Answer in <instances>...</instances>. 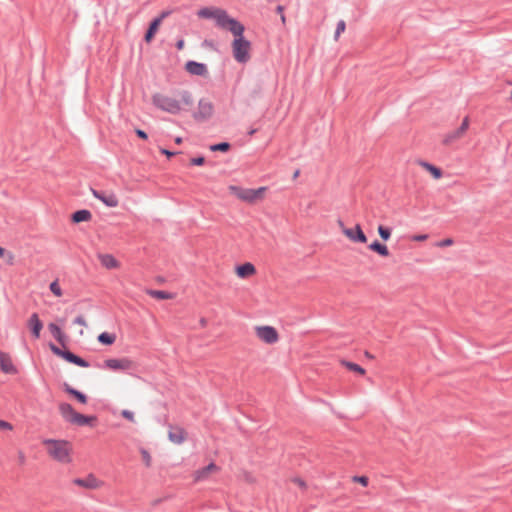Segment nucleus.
<instances>
[{
    "label": "nucleus",
    "mask_w": 512,
    "mask_h": 512,
    "mask_svg": "<svg viewBox=\"0 0 512 512\" xmlns=\"http://www.w3.org/2000/svg\"><path fill=\"white\" fill-rule=\"evenodd\" d=\"M175 142H176L177 144H181V143H182V138H181V137H177V138L175 139Z\"/></svg>",
    "instance_id": "3c124183"
},
{
    "label": "nucleus",
    "mask_w": 512,
    "mask_h": 512,
    "mask_svg": "<svg viewBox=\"0 0 512 512\" xmlns=\"http://www.w3.org/2000/svg\"><path fill=\"white\" fill-rule=\"evenodd\" d=\"M47 453L56 461L69 463L71 461L72 445L65 440L47 439L43 441Z\"/></svg>",
    "instance_id": "20e7f679"
},
{
    "label": "nucleus",
    "mask_w": 512,
    "mask_h": 512,
    "mask_svg": "<svg viewBox=\"0 0 512 512\" xmlns=\"http://www.w3.org/2000/svg\"><path fill=\"white\" fill-rule=\"evenodd\" d=\"M463 136H464V134L460 133V130L457 128L456 130H454L444 136L443 143L445 145H449V144L455 142L456 140L462 138Z\"/></svg>",
    "instance_id": "bb28decb"
},
{
    "label": "nucleus",
    "mask_w": 512,
    "mask_h": 512,
    "mask_svg": "<svg viewBox=\"0 0 512 512\" xmlns=\"http://www.w3.org/2000/svg\"><path fill=\"white\" fill-rule=\"evenodd\" d=\"M354 481L360 483L362 486H367L368 485V478L365 477V476L354 477Z\"/></svg>",
    "instance_id": "79ce46f5"
},
{
    "label": "nucleus",
    "mask_w": 512,
    "mask_h": 512,
    "mask_svg": "<svg viewBox=\"0 0 512 512\" xmlns=\"http://www.w3.org/2000/svg\"><path fill=\"white\" fill-rule=\"evenodd\" d=\"M91 217H92V215H91L90 211L79 210V211H76L75 213H73L72 221L74 223L85 222V221H89L91 219Z\"/></svg>",
    "instance_id": "393cba45"
},
{
    "label": "nucleus",
    "mask_w": 512,
    "mask_h": 512,
    "mask_svg": "<svg viewBox=\"0 0 512 512\" xmlns=\"http://www.w3.org/2000/svg\"><path fill=\"white\" fill-rule=\"evenodd\" d=\"M74 483L78 486L87 488V489H97L100 487L98 480L92 476H89L86 479H76Z\"/></svg>",
    "instance_id": "5701e85b"
},
{
    "label": "nucleus",
    "mask_w": 512,
    "mask_h": 512,
    "mask_svg": "<svg viewBox=\"0 0 512 512\" xmlns=\"http://www.w3.org/2000/svg\"><path fill=\"white\" fill-rule=\"evenodd\" d=\"M4 249L2 247H0V257H2L4 255Z\"/></svg>",
    "instance_id": "603ef678"
},
{
    "label": "nucleus",
    "mask_w": 512,
    "mask_h": 512,
    "mask_svg": "<svg viewBox=\"0 0 512 512\" xmlns=\"http://www.w3.org/2000/svg\"><path fill=\"white\" fill-rule=\"evenodd\" d=\"M454 244V240L452 238H445L437 243L438 247H448Z\"/></svg>",
    "instance_id": "4c0bfd02"
},
{
    "label": "nucleus",
    "mask_w": 512,
    "mask_h": 512,
    "mask_svg": "<svg viewBox=\"0 0 512 512\" xmlns=\"http://www.w3.org/2000/svg\"><path fill=\"white\" fill-rule=\"evenodd\" d=\"M169 15V12H162L161 15L157 18H155L151 23H150V26L145 34V41L147 43H150L154 36L156 35V33L158 32L160 26H161V23L163 21V19L165 17H167Z\"/></svg>",
    "instance_id": "ddd939ff"
},
{
    "label": "nucleus",
    "mask_w": 512,
    "mask_h": 512,
    "mask_svg": "<svg viewBox=\"0 0 512 512\" xmlns=\"http://www.w3.org/2000/svg\"><path fill=\"white\" fill-rule=\"evenodd\" d=\"M0 429L11 431V430H13V426L11 423H9L7 421L0 420Z\"/></svg>",
    "instance_id": "ea45409f"
},
{
    "label": "nucleus",
    "mask_w": 512,
    "mask_h": 512,
    "mask_svg": "<svg viewBox=\"0 0 512 512\" xmlns=\"http://www.w3.org/2000/svg\"><path fill=\"white\" fill-rule=\"evenodd\" d=\"M136 134L141 138V139H144L146 140L148 138L146 132H144L143 130L141 129H136Z\"/></svg>",
    "instance_id": "a18cd8bd"
},
{
    "label": "nucleus",
    "mask_w": 512,
    "mask_h": 512,
    "mask_svg": "<svg viewBox=\"0 0 512 512\" xmlns=\"http://www.w3.org/2000/svg\"><path fill=\"white\" fill-rule=\"evenodd\" d=\"M0 369L6 374L17 373V369L14 366L11 357L4 352H0Z\"/></svg>",
    "instance_id": "a211bd4d"
},
{
    "label": "nucleus",
    "mask_w": 512,
    "mask_h": 512,
    "mask_svg": "<svg viewBox=\"0 0 512 512\" xmlns=\"http://www.w3.org/2000/svg\"><path fill=\"white\" fill-rule=\"evenodd\" d=\"M64 389L67 393L74 396L80 403L86 404L87 403V396L81 393L80 391L70 387L68 384L64 385Z\"/></svg>",
    "instance_id": "a878e982"
},
{
    "label": "nucleus",
    "mask_w": 512,
    "mask_h": 512,
    "mask_svg": "<svg viewBox=\"0 0 512 512\" xmlns=\"http://www.w3.org/2000/svg\"><path fill=\"white\" fill-rule=\"evenodd\" d=\"M294 482H295L299 487H301V488H305V487H306V484H305V482H304L302 479H296Z\"/></svg>",
    "instance_id": "de8ad7c7"
},
{
    "label": "nucleus",
    "mask_w": 512,
    "mask_h": 512,
    "mask_svg": "<svg viewBox=\"0 0 512 512\" xmlns=\"http://www.w3.org/2000/svg\"><path fill=\"white\" fill-rule=\"evenodd\" d=\"M58 408L62 417L67 422H70L72 424L84 426L96 420L94 416H85L76 412L74 408L68 403H60Z\"/></svg>",
    "instance_id": "423d86ee"
},
{
    "label": "nucleus",
    "mask_w": 512,
    "mask_h": 512,
    "mask_svg": "<svg viewBox=\"0 0 512 512\" xmlns=\"http://www.w3.org/2000/svg\"><path fill=\"white\" fill-rule=\"evenodd\" d=\"M413 241H418V242H421V241H425L428 239V235L427 234H421V235H414L412 236L411 238Z\"/></svg>",
    "instance_id": "c03bdc74"
},
{
    "label": "nucleus",
    "mask_w": 512,
    "mask_h": 512,
    "mask_svg": "<svg viewBox=\"0 0 512 512\" xmlns=\"http://www.w3.org/2000/svg\"><path fill=\"white\" fill-rule=\"evenodd\" d=\"M205 163L204 157H196L191 159V164L196 166H201Z\"/></svg>",
    "instance_id": "a19ab883"
},
{
    "label": "nucleus",
    "mask_w": 512,
    "mask_h": 512,
    "mask_svg": "<svg viewBox=\"0 0 512 512\" xmlns=\"http://www.w3.org/2000/svg\"><path fill=\"white\" fill-rule=\"evenodd\" d=\"M255 336L263 343L268 345L276 344L279 339V333L273 326L258 325L254 327Z\"/></svg>",
    "instance_id": "6e6552de"
},
{
    "label": "nucleus",
    "mask_w": 512,
    "mask_h": 512,
    "mask_svg": "<svg viewBox=\"0 0 512 512\" xmlns=\"http://www.w3.org/2000/svg\"><path fill=\"white\" fill-rule=\"evenodd\" d=\"M230 145L226 142H223V143H219V144H215V145H212L210 147V149L212 151H222V152H226L228 149H229Z\"/></svg>",
    "instance_id": "c9c22d12"
},
{
    "label": "nucleus",
    "mask_w": 512,
    "mask_h": 512,
    "mask_svg": "<svg viewBox=\"0 0 512 512\" xmlns=\"http://www.w3.org/2000/svg\"><path fill=\"white\" fill-rule=\"evenodd\" d=\"M229 194L236 197L239 201L248 205H256L265 200L268 188L265 186L252 189L244 188L238 185L228 186Z\"/></svg>",
    "instance_id": "7ed1b4c3"
},
{
    "label": "nucleus",
    "mask_w": 512,
    "mask_h": 512,
    "mask_svg": "<svg viewBox=\"0 0 512 512\" xmlns=\"http://www.w3.org/2000/svg\"><path fill=\"white\" fill-rule=\"evenodd\" d=\"M74 323L78 324L80 326H87V322H86V320H85V318L83 316H77L74 319Z\"/></svg>",
    "instance_id": "37998d69"
},
{
    "label": "nucleus",
    "mask_w": 512,
    "mask_h": 512,
    "mask_svg": "<svg viewBox=\"0 0 512 512\" xmlns=\"http://www.w3.org/2000/svg\"><path fill=\"white\" fill-rule=\"evenodd\" d=\"M345 29H346L345 21L340 20L337 24V28H336L335 35H334L335 40L339 39L340 35L345 31Z\"/></svg>",
    "instance_id": "f704fd0d"
},
{
    "label": "nucleus",
    "mask_w": 512,
    "mask_h": 512,
    "mask_svg": "<svg viewBox=\"0 0 512 512\" xmlns=\"http://www.w3.org/2000/svg\"><path fill=\"white\" fill-rule=\"evenodd\" d=\"M168 438L175 444H182L187 438V432L180 427H171L168 431Z\"/></svg>",
    "instance_id": "6ab92c4d"
},
{
    "label": "nucleus",
    "mask_w": 512,
    "mask_h": 512,
    "mask_svg": "<svg viewBox=\"0 0 512 512\" xmlns=\"http://www.w3.org/2000/svg\"><path fill=\"white\" fill-rule=\"evenodd\" d=\"M160 152L162 154L166 155L168 158H170V157L175 155V152H171V151H169L167 149H164V148L160 149Z\"/></svg>",
    "instance_id": "49530a36"
},
{
    "label": "nucleus",
    "mask_w": 512,
    "mask_h": 512,
    "mask_svg": "<svg viewBox=\"0 0 512 512\" xmlns=\"http://www.w3.org/2000/svg\"><path fill=\"white\" fill-rule=\"evenodd\" d=\"M197 16L202 19H212L216 27L229 31L233 36H240L245 31L242 23L231 17L226 10L219 7H203L197 11Z\"/></svg>",
    "instance_id": "f03ea898"
},
{
    "label": "nucleus",
    "mask_w": 512,
    "mask_h": 512,
    "mask_svg": "<svg viewBox=\"0 0 512 512\" xmlns=\"http://www.w3.org/2000/svg\"><path fill=\"white\" fill-rule=\"evenodd\" d=\"M153 105L170 114H179L193 104V97L187 90H177L171 94L155 93L152 95Z\"/></svg>",
    "instance_id": "f257e3e1"
},
{
    "label": "nucleus",
    "mask_w": 512,
    "mask_h": 512,
    "mask_svg": "<svg viewBox=\"0 0 512 512\" xmlns=\"http://www.w3.org/2000/svg\"><path fill=\"white\" fill-rule=\"evenodd\" d=\"M235 274L240 279H248L256 275V267L251 262H246L235 267Z\"/></svg>",
    "instance_id": "2eb2a0df"
},
{
    "label": "nucleus",
    "mask_w": 512,
    "mask_h": 512,
    "mask_svg": "<svg viewBox=\"0 0 512 512\" xmlns=\"http://www.w3.org/2000/svg\"><path fill=\"white\" fill-rule=\"evenodd\" d=\"M231 48L233 58L238 63L244 64L251 59V42L244 37V33L234 36Z\"/></svg>",
    "instance_id": "39448f33"
},
{
    "label": "nucleus",
    "mask_w": 512,
    "mask_h": 512,
    "mask_svg": "<svg viewBox=\"0 0 512 512\" xmlns=\"http://www.w3.org/2000/svg\"><path fill=\"white\" fill-rule=\"evenodd\" d=\"M185 69L188 73L196 76H207L208 74L207 66L195 61H188L185 65Z\"/></svg>",
    "instance_id": "dca6fc26"
},
{
    "label": "nucleus",
    "mask_w": 512,
    "mask_h": 512,
    "mask_svg": "<svg viewBox=\"0 0 512 512\" xmlns=\"http://www.w3.org/2000/svg\"><path fill=\"white\" fill-rule=\"evenodd\" d=\"M338 225L344 236L351 242L363 244L367 242V237L359 224H356L352 228H348L343 224L342 221H338Z\"/></svg>",
    "instance_id": "1a4fd4ad"
},
{
    "label": "nucleus",
    "mask_w": 512,
    "mask_h": 512,
    "mask_svg": "<svg viewBox=\"0 0 512 512\" xmlns=\"http://www.w3.org/2000/svg\"><path fill=\"white\" fill-rule=\"evenodd\" d=\"M148 294L159 300L172 299V295L170 293L162 290H149Z\"/></svg>",
    "instance_id": "c756f323"
},
{
    "label": "nucleus",
    "mask_w": 512,
    "mask_h": 512,
    "mask_svg": "<svg viewBox=\"0 0 512 512\" xmlns=\"http://www.w3.org/2000/svg\"><path fill=\"white\" fill-rule=\"evenodd\" d=\"M136 367V362L129 357L107 358L103 361V368L112 372L128 373Z\"/></svg>",
    "instance_id": "0eeeda50"
},
{
    "label": "nucleus",
    "mask_w": 512,
    "mask_h": 512,
    "mask_svg": "<svg viewBox=\"0 0 512 512\" xmlns=\"http://www.w3.org/2000/svg\"><path fill=\"white\" fill-rule=\"evenodd\" d=\"M200 324H201V326H202V327H205V326H206V324H207L206 319H205V318H202V319L200 320Z\"/></svg>",
    "instance_id": "8fccbe9b"
},
{
    "label": "nucleus",
    "mask_w": 512,
    "mask_h": 512,
    "mask_svg": "<svg viewBox=\"0 0 512 512\" xmlns=\"http://www.w3.org/2000/svg\"><path fill=\"white\" fill-rule=\"evenodd\" d=\"M92 194L95 198L102 201L108 207L114 208V207H117L119 204L118 197L112 192L105 193V192H99L97 190H92Z\"/></svg>",
    "instance_id": "4468645a"
},
{
    "label": "nucleus",
    "mask_w": 512,
    "mask_h": 512,
    "mask_svg": "<svg viewBox=\"0 0 512 512\" xmlns=\"http://www.w3.org/2000/svg\"><path fill=\"white\" fill-rule=\"evenodd\" d=\"M28 327L31 329L33 336L38 339L40 337V332L43 328V324L39 319L37 313H32L27 321Z\"/></svg>",
    "instance_id": "aec40b11"
},
{
    "label": "nucleus",
    "mask_w": 512,
    "mask_h": 512,
    "mask_svg": "<svg viewBox=\"0 0 512 512\" xmlns=\"http://www.w3.org/2000/svg\"><path fill=\"white\" fill-rule=\"evenodd\" d=\"M277 10H278V12H282L283 8H282L281 6H279V7L277 8Z\"/></svg>",
    "instance_id": "864d4df0"
},
{
    "label": "nucleus",
    "mask_w": 512,
    "mask_h": 512,
    "mask_svg": "<svg viewBox=\"0 0 512 512\" xmlns=\"http://www.w3.org/2000/svg\"><path fill=\"white\" fill-rule=\"evenodd\" d=\"M377 231L379 236L385 241H387L391 237L390 228H387L383 225H379Z\"/></svg>",
    "instance_id": "2f4dec72"
},
{
    "label": "nucleus",
    "mask_w": 512,
    "mask_h": 512,
    "mask_svg": "<svg viewBox=\"0 0 512 512\" xmlns=\"http://www.w3.org/2000/svg\"><path fill=\"white\" fill-rule=\"evenodd\" d=\"M141 458L146 467H150L152 464V457L146 449L140 450Z\"/></svg>",
    "instance_id": "473e14b6"
},
{
    "label": "nucleus",
    "mask_w": 512,
    "mask_h": 512,
    "mask_svg": "<svg viewBox=\"0 0 512 512\" xmlns=\"http://www.w3.org/2000/svg\"><path fill=\"white\" fill-rule=\"evenodd\" d=\"M98 260L101 265L106 269H118L120 268V262L112 255L108 253L98 254Z\"/></svg>",
    "instance_id": "f3484780"
},
{
    "label": "nucleus",
    "mask_w": 512,
    "mask_h": 512,
    "mask_svg": "<svg viewBox=\"0 0 512 512\" xmlns=\"http://www.w3.org/2000/svg\"><path fill=\"white\" fill-rule=\"evenodd\" d=\"M49 288H50V291L56 297H61L63 295V291H62V289L60 287V284H59L58 280H54L53 282H51L50 285H49Z\"/></svg>",
    "instance_id": "7c9ffc66"
},
{
    "label": "nucleus",
    "mask_w": 512,
    "mask_h": 512,
    "mask_svg": "<svg viewBox=\"0 0 512 512\" xmlns=\"http://www.w3.org/2000/svg\"><path fill=\"white\" fill-rule=\"evenodd\" d=\"M369 249L382 257H388L390 255L388 247L384 244L374 241L369 245Z\"/></svg>",
    "instance_id": "b1692460"
},
{
    "label": "nucleus",
    "mask_w": 512,
    "mask_h": 512,
    "mask_svg": "<svg viewBox=\"0 0 512 512\" xmlns=\"http://www.w3.org/2000/svg\"><path fill=\"white\" fill-rule=\"evenodd\" d=\"M50 349L55 355L63 358L67 362H70L72 364H75L77 366L84 367V368L89 367V363L86 360L73 354L72 352H70L68 350H62L59 347L55 346L54 344H50Z\"/></svg>",
    "instance_id": "9d476101"
},
{
    "label": "nucleus",
    "mask_w": 512,
    "mask_h": 512,
    "mask_svg": "<svg viewBox=\"0 0 512 512\" xmlns=\"http://www.w3.org/2000/svg\"><path fill=\"white\" fill-rule=\"evenodd\" d=\"M220 470V468L215 463H210L205 467H202L198 470H196L193 473V480L194 482H202L207 480L212 474L217 473Z\"/></svg>",
    "instance_id": "f8f14e48"
},
{
    "label": "nucleus",
    "mask_w": 512,
    "mask_h": 512,
    "mask_svg": "<svg viewBox=\"0 0 512 512\" xmlns=\"http://www.w3.org/2000/svg\"><path fill=\"white\" fill-rule=\"evenodd\" d=\"M177 49L181 50L184 48V40H179L176 44Z\"/></svg>",
    "instance_id": "09e8293b"
},
{
    "label": "nucleus",
    "mask_w": 512,
    "mask_h": 512,
    "mask_svg": "<svg viewBox=\"0 0 512 512\" xmlns=\"http://www.w3.org/2000/svg\"><path fill=\"white\" fill-rule=\"evenodd\" d=\"M242 480L248 484H255L257 482L255 475L248 471L242 473Z\"/></svg>",
    "instance_id": "72a5a7b5"
},
{
    "label": "nucleus",
    "mask_w": 512,
    "mask_h": 512,
    "mask_svg": "<svg viewBox=\"0 0 512 512\" xmlns=\"http://www.w3.org/2000/svg\"><path fill=\"white\" fill-rule=\"evenodd\" d=\"M116 340L115 334L103 332L99 334L98 341L104 345H112Z\"/></svg>",
    "instance_id": "c85d7f7f"
},
{
    "label": "nucleus",
    "mask_w": 512,
    "mask_h": 512,
    "mask_svg": "<svg viewBox=\"0 0 512 512\" xmlns=\"http://www.w3.org/2000/svg\"><path fill=\"white\" fill-rule=\"evenodd\" d=\"M121 415L130 422L135 421L134 413L129 410H122Z\"/></svg>",
    "instance_id": "58836bf2"
},
{
    "label": "nucleus",
    "mask_w": 512,
    "mask_h": 512,
    "mask_svg": "<svg viewBox=\"0 0 512 512\" xmlns=\"http://www.w3.org/2000/svg\"><path fill=\"white\" fill-rule=\"evenodd\" d=\"M48 329L50 331V333L52 334V336L62 345L65 344V341H66V335L65 333L63 332V330L61 329V327L57 324V323H54V322H51L48 324Z\"/></svg>",
    "instance_id": "412c9836"
},
{
    "label": "nucleus",
    "mask_w": 512,
    "mask_h": 512,
    "mask_svg": "<svg viewBox=\"0 0 512 512\" xmlns=\"http://www.w3.org/2000/svg\"><path fill=\"white\" fill-rule=\"evenodd\" d=\"M214 113V105L209 99H201L198 103L197 111L194 118L197 121H205L212 117Z\"/></svg>",
    "instance_id": "9b49d317"
},
{
    "label": "nucleus",
    "mask_w": 512,
    "mask_h": 512,
    "mask_svg": "<svg viewBox=\"0 0 512 512\" xmlns=\"http://www.w3.org/2000/svg\"><path fill=\"white\" fill-rule=\"evenodd\" d=\"M340 364L342 366H344L345 368H347L348 370L352 371V372L358 373L360 375H364L365 374V369L362 368L361 366H359L356 363L349 362V361H346V360H341Z\"/></svg>",
    "instance_id": "cd10ccee"
},
{
    "label": "nucleus",
    "mask_w": 512,
    "mask_h": 512,
    "mask_svg": "<svg viewBox=\"0 0 512 512\" xmlns=\"http://www.w3.org/2000/svg\"><path fill=\"white\" fill-rule=\"evenodd\" d=\"M418 165L424 170H426L428 173H430L431 176L436 180L442 178L443 176L442 170L440 168L426 161H418Z\"/></svg>",
    "instance_id": "4be33fe9"
},
{
    "label": "nucleus",
    "mask_w": 512,
    "mask_h": 512,
    "mask_svg": "<svg viewBox=\"0 0 512 512\" xmlns=\"http://www.w3.org/2000/svg\"><path fill=\"white\" fill-rule=\"evenodd\" d=\"M469 128V118L465 117L462 121V124L458 128L460 130V133L466 134L467 130Z\"/></svg>",
    "instance_id": "e433bc0d"
}]
</instances>
